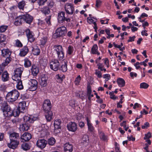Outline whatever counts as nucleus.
Segmentation results:
<instances>
[{"mask_svg": "<svg viewBox=\"0 0 152 152\" xmlns=\"http://www.w3.org/2000/svg\"><path fill=\"white\" fill-rule=\"evenodd\" d=\"M1 109L4 115L6 117H9L12 115L16 116L19 115L18 111H13L11 109L7 103L5 101L2 103Z\"/></svg>", "mask_w": 152, "mask_h": 152, "instance_id": "f257e3e1", "label": "nucleus"}, {"mask_svg": "<svg viewBox=\"0 0 152 152\" xmlns=\"http://www.w3.org/2000/svg\"><path fill=\"white\" fill-rule=\"evenodd\" d=\"M43 108L46 113L45 116L47 121H50L52 118L53 113L50 110L51 105L50 100H46L45 101L43 104Z\"/></svg>", "mask_w": 152, "mask_h": 152, "instance_id": "f03ea898", "label": "nucleus"}, {"mask_svg": "<svg viewBox=\"0 0 152 152\" xmlns=\"http://www.w3.org/2000/svg\"><path fill=\"white\" fill-rule=\"evenodd\" d=\"M23 118L24 122L20 125L19 129L21 131H27L30 126V124L33 123L35 120L28 116L24 117Z\"/></svg>", "mask_w": 152, "mask_h": 152, "instance_id": "7ed1b4c3", "label": "nucleus"}, {"mask_svg": "<svg viewBox=\"0 0 152 152\" xmlns=\"http://www.w3.org/2000/svg\"><path fill=\"white\" fill-rule=\"evenodd\" d=\"M19 96V93L16 89L8 92L6 96L7 99L10 102H14L17 100Z\"/></svg>", "mask_w": 152, "mask_h": 152, "instance_id": "20e7f679", "label": "nucleus"}, {"mask_svg": "<svg viewBox=\"0 0 152 152\" xmlns=\"http://www.w3.org/2000/svg\"><path fill=\"white\" fill-rule=\"evenodd\" d=\"M66 33V28L64 26H63L56 29L54 36L56 37V38L59 37H61L64 36Z\"/></svg>", "mask_w": 152, "mask_h": 152, "instance_id": "39448f33", "label": "nucleus"}, {"mask_svg": "<svg viewBox=\"0 0 152 152\" xmlns=\"http://www.w3.org/2000/svg\"><path fill=\"white\" fill-rule=\"evenodd\" d=\"M54 51L58 54V57L59 59H62L64 57L63 49L61 46L55 45L54 47Z\"/></svg>", "mask_w": 152, "mask_h": 152, "instance_id": "423d86ee", "label": "nucleus"}, {"mask_svg": "<svg viewBox=\"0 0 152 152\" xmlns=\"http://www.w3.org/2000/svg\"><path fill=\"white\" fill-rule=\"evenodd\" d=\"M37 82L36 80L31 79L28 83V87L30 91H34L37 89Z\"/></svg>", "mask_w": 152, "mask_h": 152, "instance_id": "0eeeda50", "label": "nucleus"}, {"mask_svg": "<svg viewBox=\"0 0 152 152\" xmlns=\"http://www.w3.org/2000/svg\"><path fill=\"white\" fill-rule=\"evenodd\" d=\"M64 9L66 13L68 14L72 15L74 12V8L72 4L66 3L64 6Z\"/></svg>", "mask_w": 152, "mask_h": 152, "instance_id": "6e6552de", "label": "nucleus"}, {"mask_svg": "<svg viewBox=\"0 0 152 152\" xmlns=\"http://www.w3.org/2000/svg\"><path fill=\"white\" fill-rule=\"evenodd\" d=\"M22 72L20 68H17L14 71L15 74L12 76V79L14 80H20Z\"/></svg>", "mask_w": 152, "mask_h": 152, "instance_id": "1a4fd4ad", "label": "nucleus"}, {"mask_svg": "<svg viewBox=\"0 0 152 152\" xmlns=\"http://www.w3.org/2000/svg\"><path fill=\"white\" fill-rule=\"evenodd\" d=\"M59 66V63L57 60L52 61L50 63V66L51 69L55 71L58 70Z\"/></svg>", "mask_w": 152, "mask_h": 152, "instance_id": "9d476101", "label": "nucleus"}, {"mask_svg": "<svg viewBox=\"0 0 152 152\" xmlns=\"http://www.w3.org/2000/svg\"><path fill=\"white\" fill-rule=\"evenodd\" d=\"M47 142V141L44 139H39L37 141V145L39 148L43 149L46 147Z\"/></svg>", "mask_w": 152, "mask_h": 152, "instance_id": "9b49d317", "label": "nucleus"}, {"mask_svg": "<svg viewBox=\"0 0 152 152\" xmlns=\"http://www.w3.org/2000/svg\"><path fill=\"white\" fill-rule=\"evenodd\" d=\"M21 18L26 23L29 24H31L33 20V17L28 14L22 15Z\"/></svg>", "mask_w": 152, "mask_h": 152, "instance_id": "f8f14e48", "label": "nucleus"}, {"mask_svg": "<svg viewBox=\"0 0 152 152\" xmlns=\"http://www.w3.org/2000/svg\"><path fill=\"white\" fill-rule=\"evenodd\" d=\"M31 138V134L28 132L24 133L21 137L20 138L23 142L29 141Z\"/></svg>", "mask_w": 152, "mask_h": 152, "instance_id": "ddd939ff", "label": "nucleus"}, {"mask_svg": "<svg viewBox=\"0 0 152 152\" xmlns=\"http://www.w3.org/2000/svg\"><path fill=\"white\" fill-rule=\"evenodd\" d=\"M68 129L70 131L74 132L77 129V125L75 122H71L67 125Z\"/></svg>", "mask_w": 152, "mask_h": 152, "instance_id": "4468645a", "label": "nucleus"}, {"mask_svg": "<svg viewBox=\"0 0 152 152\" xmlns=\"http://www.w3.org/2000/svg\"><path fill=\"white\" fill-rule=\"evenodd\" d=\"M10 140V142L7 144V145L10 148L14 149L17 148L19 144V142L16 140Z\"/></svg>", "mask_w": 152, "mask_h": 152, "instance_id": "2eb2a0df", "label": "nucleus"}, {"mask_svg": "<svg viewBox=\"0 0 152 152\" xmlns=\"http://www.w3.org/2000/svg\"><path fill=\"white\" fill-rule=\"evenodd\" d=\"M73 147L72 145L70 144L69 143H66L64 146V152H72L73 150Z\"/></svg>", "mask_w": 152, "mask_h": 152, "instance_id": "dca6fc26", "label": "nucleus"}, {"mask_svg": "<svg viewBox=\"0 0 152 152\" xmlns=\"http://www.w3.org/2000/svg\"><path fill=\"white\" fill-rule=\"evenodd\" d=\"M26 102L24 101L19 103V105L18 107V110L20 112L23 113L24 110L26 107Z\"/></svg>", "mask_w": 152, "mask_h": 152, "instance_id": "f3484780", "label": "nucleus"}, {"mask_svg": "<svg viewBox=\"0 0 152 152\" xmlns=\"http://www.w3.org/2000/svg\"><path fill=\"white\" fill-rule=\"evenodd\" d=\"M65 12L62 11L58 14V19L60 23H62L64 22L65 20Z\"/></svg>", "mask_w": 152, "mask_h": 152, "instance_id": "a211bd4d", "label": "nucleus"}, {"mask_svg": "<svg viewBox=\"0 0 152 152\" xmlns=\"http://www.w3.org/2000/svg\"><path fill=\"white\" fill-rule=\"evenodd\" d=\"M26 32L28 41L31 42H33L34 39L30 29H26Z\"/></svg>", "mask_w": 152, "mask_h": 152, "instance_id": "6ab92c4d", "label": "nucleus"}, {"mask_svg": "<svg viewBox=\"0 0 152 152\" xmlns=\"http://www.w3.org/2000/svg\"><path fill=\"white\" fill-rule=\"evenodd\" d=\"M1 55L4 57L10 56L11 52L8 49H4L2 51Z\"/></svg>", "mask_w": 152, "mask_h": 152, "instance_id": "aec40b11", "label": "nucleus"}, {"mask_svg": "<svg viewBox=\"0 0 152 152\" xmlns=\"http://www.w3.org/2000/svg\"><path fill=\"white\" fill-rule=\"evenodd\" d=\"M88 140V136L86 135H84L83 136L80 143V145L82 146H86L87 143V141Z\"/></svg>", "mask_w": 152, "mask_h": 152, "instance_id": "412c9836", "label": "nucleus"}, {"mask_svg": "<svg viewBox=\"0 0 152 152\" xmlns=\"http://www.w3.org/2000/svg\"><path fill=\"white\" fill-rule=\"evenodd\" d=\"M29 51L28 48L27 46H24L23 48L21 49L20 53V56H24L28 53Z\"/></svg>", "mask_w": 152, "mask_h": 152, "instance_id": "4be33fe9", "label": "nucleus"}, {"mask_svg": "<svg viewBox=\"0 0 152 152\" xmlns=\"http://www.w3.org/2000/svg\"><path fill=\"white\" fill-rule=\"evenodd\" d=\"M48 79V77L47 75H44L42 76L41 78L40 82L41 85V86L45 87L47 85V82Z\"/></svg>", "mask_w": 152, "mask_h": 152, "instance_id": "5701e85b", "label": "nucleus"}, {"mask_svg": "<svg viewBox=\"0 0 152 152\" xmlns=\"http://www.w3.org/2000/svg\"><path fill=\"white\" fill-rule=\"evenodd\" d=\"M9 77V74L7 71H5L2 73L1 76V79L3 81L6 82L8 81Z\"/></svg>", "mask_w": 152, "mask_h": 152, "instance_id": "b1692460", "label": "nucleus"}, {"mask_svg": "<svg viewBox=\"0 0 152 152\" xmlns=\"http://www.w3.org/2000/svg\"><path fill=\"white\" fill-rule=\"evenodd\" d=\"M32 73L34 76H36L39 72V68L35 65H33L31 69Z\"/></svg>", "mask_w": 152, "mask_h": 152, "instance_id": "393cba45", "label": "nucleus"}, {"mask_svg": "<svg viewBox=\"0 0 152 152\" xmlns=\"http://www.w3.org/2000/svg\"><path fill=\"white\" fill-rule=\"evenodd\" d=\"M61 124V121L59 120H56L54 121V132L56 129L61 128L60 125Z\"/></svg>", "mask_w": 152, "mask_h": 152, "instance_id": "a878e982", "label": "nucleus"}, {"mask_svg": "<svg viewBox=\"0 0 152 152\" xmlns=\"http://www.w3.org/2000/svg\"><path fill=\"white\" fill-rule=\"evenodd\" d=\"M19 138V134L14 132L10 134V140H15V139Z\"/></svg>", "mask_w": 152, "mask_h": 152, "instance_id": "bb28decb", "label": "nucleus"}, {"mask_svg": "<svg viewBox=\"0 0 152 152\" xmlns=\"http://www.w3.org/2000/svg\"><path fill=\"white\" fill-rule=\"evenodd\" d=\"M148 61V59H146L145 60L142 62H141L140 63H139V62H137L136 63H135L134 64V66L136 67V68L137 69H138L140 68V66H137V65H139L140 64V65H142V63H143V65L145 66H147V64L145 63V62H147Z\"/></svg>", "mask_w": 152, "mask_h": 152, "instance_id": "cd10ccee", "label": "nucleus"}, {"mask_svg": "<svg viewBox=\"0 0 152 152\" xmlns=\"http://www.w3.org/2000/svg\"><path fill=\"white\" fill-rule=\"evenodd\" d=\"M33 53L35 55H38L40 53V50L37 46H35L32 50Z\"/></svg>", "mask_w": 152, "mask_h": 152, "instance_id": "c85d7f7f", "label": "nucleus"}, {"mask_svg": "<svg viewBox=\"0 0 152 152\" xmlns=\"http://www.w3.org/2000/svg\"><path fill=\"white\" fill-rule=\"evenodd\" d=\"M117 82L119 86L122 87L124 86L125 84L124 80L122 78H119L117 79Z\"/></svg>", "mask_w": 152, "mask_h": 152, "instance_id": "c756f323", "label": "nucleus"}, {"mask_svg": "<svg viewBox=\"0 0 152 152\" xmlns=\"http://www.w3.org/2000/svg\"><path fill=\"white\" fill-rule=\"evenodd\" d=\"M22 15L18 17L16 19V21L14 22L16 26H20L22 24L21 20H23L22 18H21Z\"/></svg>", "mask_w": 152, "mask_h": 152, "instance_id": "7c9ffc66", "label": "nucleus"}, {"mask_svg": "<svg viewBox=\"0 0 152 152\" xmlns=\"http://www.w3.org/2000/svg\"><path fill=\"white\" fill-rule=\"evenodd\" d=\"M6 59L4 62L2 64L4 66H5L7 65L11 61L12 58L10 56L5 57Z\"/></svg>", "mask_w": 152, "mask_h": 152, "instance_id": "2f4dec72", "label": "nucleus"}, {"mask_svg": "<svg viewBox=\"0 0 152 152\" xmlns=\"http://www.w3.org/2000/svg\"><path fill=\"white\" fill-rule=\"evenodd\" d=\"M86 120L89 130L91 132H93L94 130V128L91 124L90 123V121L88 117L86 118Z\"/></svg>", "mask_w": 152, "mask_h": 152, "instance_id": "473e14b6", "label": "nucleus"}, {"mask_svg": "<svg viewBox=\"0 0 152 152\" xmlns=\"http://www.w3.org/2000/svg\"><path fill=\"white\" fill-rule=\"evenodd\" d=\"M22 148L25 151L28 150L30 149V146L27 143H24L21 145Z\"/></svg>", "mask_w": 152, "mask_h": 152, "instance_id": "72a5a7b5", "label": "nucleus"}, {"mask_svg": "<svg viewBox=\"0 0 152 152\" xmlns=\"http://www.w3.org/2000/svg\"><path fill=\"white\" fill-rule=\"evenodd\" d=\"M17 82V87L18 89L20 90L23 88V86L22 85V81L20 79V80H15Z\"/></svg>", "mask_w": 152, "mask_h": 152, "instance_id": "f704fd0d", "label": "nucleus"}, {"mask_svg": "<svg viewBox=\"0 0 152 152\" xmlns=\"http://www.w3.org/2000/svg\"><path fill=\"white\" fill-rule=\"evenodd\" d=\"M41 11L45 14H48L50 12V9L47 7H44L42 10Z\"/></svg>", "mask_w": 152, "mask_h": 152, "instance_id": "c9c22d12", "label": "nucleus"}, {"mask_svg": "<svg viewBox=\"0 0 152 152\" xmlns=\"http://www.w3.org/2000/svg\"><path fill=\"white\" fill-rule=\"evenodd\" d=\"M60 69L63 72H65L66 71L67 69V63L65 62L64 64H63L61 65Z\"/></svg>", "mask_w": 152, "mask_h": 152, "instance_id": "e433bc0d", "label": "nucleus"}, {"mask_svg": "<svg viewBox=\"0 0 152 152\" xmlns=\"http://www.w3.org/2000/svg\"><path fill=\"white\" fill-rule=\"evenodd\" d=\"M31 65V62L27 58L24 59V66L26 67H30Z\"/></svg>", "mask_w": 152, "mask_h": 152, "instance_id": "4c0bfd02", "label": "nucleus"}, {"mask_svg": "<svg viewBox=\"0 0 152 152\" xmlns=\"http://www.w3.org/2000/svg\"><path fill=\"white\" fill-rule=\"evenodd\" d=\"M98 47L97 45L94 44L91 48V52L93 54H96V52L97 51Z\"/></svg>", "mask_w": 152, "mask_h": 152, "instance_id": "58836bf2", "label": "nucleus"}, {"mask_svg": "<svg viewBox=\"0 0 152 152\" xmlns=\"http://www.w3.org/2000/svg\"><path fill=\"white\" fill-rule=\"evenodd\" d=\"M99 132L100 139L104 141L106 140H107V138L105 136L104 133L101 131H99Z\"/></svg>", "mask_w": 152, "mask_h": 152, "instance_id": "ea45409f", "label": "nucleus"}, {"mask_svg": "<svg viewBox=\"0 0 152 152\" xmlns=\"http://www.w3.org/2000/svg\"><path fill=\"white\" fill-rule=\"evenodd\" d=\"M55 142L56 140L53 137L49 139L48 141V144L51 145H53L55 143Z\"/></svg>", "mask_w": 152, "mask_h": 152, "instance_id": "a19ab883", "label": "nucleus"}, {"mask_svg": "<svg viewBox=\"0 0 152 152\" xmlns=\"http://www.w3.org/2000/svg\"><path fill=\"white\" fill-rule=\"evenodd\" d=\"M25 4V1H23L18 3V7L20 9H23Z\"/></svg>", "mask_w": 152, "mask_h": 152, "instance_id": "79ce46f5", "label": "nucleus"}, {"mask_svg": "<svg viewBox=\"0 0 152 152\" xmlns=\"http://www.w3.org/2000/svg\"><path fill=\"white\" fill-rule=\"evenodd\" d=\"M149 86L148 84L145 83H142L140 84V88L146 89L149 87Z\"/></svg>", "mask_w": 152, "mask_h": 152, "instance_id": "37998d69", "label": "nucleus"}, {"mask_svg": "<svg viewBox=\"0 0 152 152\" xmlns=\"http://www.w3.org/2000/svg\"><path fill=\"white\" fill-rule=\"evenodd\" d=\"M152 137L151 134L150 132H148L147 134H145L144 139L145 140L149 139Z\"/></svg>", "mask_w": 152, "mask_h": 152, "instance_id": "c03bdc74", "label": "nucleus"}, {"mask_svg": "<svg viewBox=\"0 0 152 152\" xmlns=\"http://www.w3.org/2000/svg\"><path fill=\"white\" fill-rule=\"evenodd\" d=\"M56 77L59 82L61 83L63 81V79L65 78V76L64 75L61 77V76H59V75H56Z\"/></svg>", "mask_w": 152, "mask_h": 152, "instance_id": "a18cd8bd", "label": "nucleus"}, {"mask_svg": "<svg viewBox=\"0 0 152 152\" xmlns=\"http://www.w3.org/2000/svg\"><path fill=\"white\" fill-rule=\"evenodd\" d=\"M148 15L146 14H145L144 13H143L142 14L140 17L139 18V19L140 20V21L141 22H143L144 21V20H141V18H143L144 17H148Z\"/></svg>", "mask_w": 152, "mask_h": 152, "instance_id": "49530a36", "label": "nucleus"}, {"mask_svg": "<svg viewBox=\"0 0 152 152\" xmlns=\"http://www.w3.org/2000/svg\"><path fill=\"white\" fill-rule=\"evenodd\" d=\"M7 28V26H1L0 27V31L2 32H4Z\"/></svg>", "mask_w": 152, "mask_h": 152, "instance_id": "de8ad7c7", "label": "nucleus"}, {"mask_svg": "<svg viewBox=\"0 0 152 152\" xmlns=\"http://www.w3.org/2000/svg\"><path fill=\"white\" fill-rule=\"evenodd\" d=\"M91 93V87L89 84L88 85L87 89V95H90Z\"/></svg>", "mask_w": 152, "mask_h": 152, "instance_id": "09e8293b", "label": "nucleus"}, {"mask_svg": "<svg viewBox=\"0 0 152 152\" xmlns=\"http://www.w3.org/2000/svg\"><path fill=\"white\" fill-rule=\"evenodd\" d=\"M16 45L17 47H21L23 46V45L21 42L18 39L16 40Z\"/></svg>", "mask_w": 152, "mask_h": 152, "instance_id": "8fccbe9b", "label": "nucleus"}, {"mask_svg": "<svg viewBox=\"0 0 152 152\" xmlns=\"http://www.w3.org/2000/svg\"><path fill=\"white\" fill-rule=\"evenodd\" d=\"M6 36L4 35H1L0 36V42H2L5 41Z\"/></svg>", "mask_w": 152, "mask_h": 152, "instance_id": "3c124183", "label": "nucleus"}, {"mask_svg": "<svg viewBox=\"0 0 152 152\" xmlns=\"http://www.w3.org/2000/svg\"><path fill=\"white\" fill-rule=\"evenodd\" d=\"M6 88V86L4 84L1 85H0V91H4Z\"/></svg>", "mask_w": 152, "mask_h": 152, "instance_id": "603ef678", "label": "nucleus"}, {"mask_svg": "<svg viewBox=\"0 0 152 152\" xmlns=\"http://www.w3.org/2000/svg\"><path fill=\"white\" fill-rule=\"evenodd\" d=\"M83 117V115L81 114L78 113L76 117V120L79 121L81 120Z\"/></svg>", "mask_w": 152, "mask_h": 152, "instance_id": "864d4df0", "label": "nucleus"}, {"mask_svg": "<svg viewBox=\"0 0 152 152\" xmlns=\"http://www.w3.org/2000/svg\"><path fill=\"white\" fill-rule=\"evenodd\" d=\"M41 137H45L46 135V132L45 130H43L41 131L40 134Z\"/></svg>", "mask_w": 152, "mask_h": 152, "instance_id": "5fc2aeb1", "label": "nucleus"}, {"mask_svg": "<svg viewBox=\"0 0 152 152\" xmlns=\"http://www.w3.org/2000/svg\"><path fill=\"white\" fill-rule=\"evenodd\" d=\"M54 3L53 1H50L48 2V6H47L48 7H49L50 9L52 8L53 6Z\"/></svg>", "mask_w": 152, "mask_h": 152, "instance_id": "6e6d98bb", "label": "nucleus"}, {"mask_svg": "<svg viewBox=\"0 0 152 152\" xmlns=\"http://www.w3.org/2000/svg\"><path fill=\"white\" fill-rule=\"evenodd\" d=\"M47 0H38V3L39 5H44V3L47 1Z\"/></svg>", "mask_w": 152, "mask_h": 152, "instance_id": "4d7b16f0", "label": "nucleus"}, {"mask_svg": "<svg viewBox=\"0 0 152 152\" xmlns=\"http://www.w3.org/2000/svg\"><path fill=\"white\" fill-rule=\"evenodd\" d=\"M51 16H49L47 18L45 19V20L47 23L48 25H50L51 23L50 20L51 19Z\"/></svg>", "mask_w": 152, "mask_h": 152, "instance_id": "13d9d810", "label": "nucleus"}, {"mask_svg": "<svg viewBox=\"0 0 152 152\" xmlns=\"http://www.w3.org/2000/svg\"><path fill=\"white\" fill-rule=\"evenodd\" d=\"M81 79V77L80 75H78L77 77L76 78L75 80V82L76 84H77L79 83Z\"/></svg>", "mask_w": 152, "mask_h": 152, "instance_id": "bf43d9fd", "label": "nucleus"}, {"mask_svg": "<svg viewBox=\"0 0 152 152\" xmlns=\"http://www.w3.org/2000/svg\"><path fill=\"white\" fill-rule=\"evenodd\" d=\"M47 41V39L45 37H43L42 39L41 40V44L42 45L45 44Z\"/></svg>", "mask_w": 152, "mask_h": 152, "instance_id": "052dcab7", "label": "nucleus"}, {"mask_svg": "<svg viewBox=\"0 0 152 152\" xmlns=\"http://www.w3.org/2000/svg\"><path fill=\"white\" fill-rule=\"evenodd\" d=\"M135 38V36H133L132 37H129V39L128 40L127 42H129L132 41H134V39Z\"/></svg>", "mask_w": 152, "mask_h": 152, "instance_id": "680f3d73", "label": "nucleus"}, {"mask_svg": "<svg viewBox=\"0 0 152 152\" xmlns=\"http://www.w3.org/2000/svg\"><path fill=\"white\" fill-rule=\"evenodd\" d=\"M102 2L100 0H97L96 1V6L98 7L100 5Z\"/></svg>", "mask_w": 152, "mask_h": 152, "instance_id": "e2e57ef3", "label": "nucleus"}, {"mask_svg": "<svg viewBox=\"0 0 152 152\" xmlns=\"http://www.w3.org/2000/svg\"><path fill=\"white\" fill-rule=\"evenodd\" d=\"M96 74L97 75L98 77L99 78H101L102 77V74L100 71H96Z\"/></svg>", "mask_w": 152, "mask_h": 152, "instance_id": "0e129e2a", "label": "nucleus"}, {"mask_svg": "<svg viewBox=\"0 0 152 152\" xmlns=\"http://www.w3.org/2000/svg\"><path fill=\"white\" fill-rule=\"evenodd\" d=\"M5 66H4L2 64V65L0 64V75H1V73L3 72V70L4 69V67Z\"/></svg>", "mask_w": 152, "mask_h": 152, "instance_id": "69168bd1", "label": "nucleus"}, {"mask_svg": "<svg viewBox=\"0 0 152 152\" xmlns=\"http://www.w3.org/2000/svg\"><path fill=\"white\" fill-rule=\"evenodd\" d=\"M72 47L71 46H69L68 47V53L69 54H71L72 53Z\"/></svg>", "mask_w": 152, "mask_h": 152, "instance_id": "338daca9", "label": "nucleus"}, {"mask_svg": "<svg viewBox=\"0 0 152 152\" xmlns=\"http://www.w3.org/2000/svg\"><path fill=\"white\" fill-rule=\"evenodd\" d=\"M127 138L129 141L132 140L133 141H134L135 140V138L132 137V136H131L130 137H128Z\"/></svg>", "mask_w": 152, "mask_h": 152, "instance_id": "774afa93", "label": "nucleus"}]
</instances>
